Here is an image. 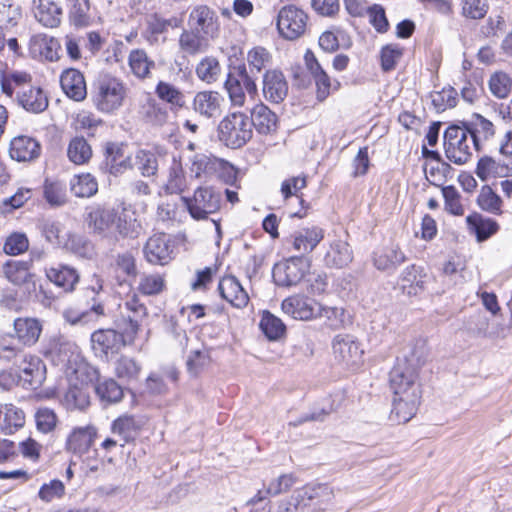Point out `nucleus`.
I'll return each mask as SVG.
<instances>
[{"instance_id": "nucleus-1", "label": "nucleus", "mask_w": 512, "mask_h": 512, "mask_svg": "<svg viewBox=\"0 0 512 512\" xmlns=\"http://www.w3.org/2000/svg\"><path fill=\"white\" fill-rule=\"evenodd\" d=\"M389 387L392 392L389 421L394 425L405 424L415 416L421 402L419 376L412 368L393 367Z\"/></svg>"}, {"instance_id": "nucleus-2", "label": "nucleus", "mask_w": 512, "mask_h": 512, "mask_svg": "<svg viewBox=\"0 0 512 512\" xmlns=\"http://www.w3.org/2000/svg\"><path fill=\"white\" fill-rule=\"evenodd\" d=\"M159 290H139L140 294L128 295L124 303L127 311V327L123 333L113 329H100L91 335L92 348L96 354L108 355L120 351L128 343H132L139 331V322L147 314L146 306L141 302L140 297L152 295Z\"/></svg>"}, {"instance_id": "nucleus-3", "label": "nucleus", "mask_w": 512, "mask_h": 512, "mask_svg": "<svg viewBox=\"0 0 512 512\" xmlns=\"http://www.w3.org/2000/svg\"><path fill=\"white\" fill-rule=\"evenodd\" d=\"M128 88L119 78L105 75L95 84L93 103L98 111L113 114L124 104Z\"/></svg>"}, {"instance_id": "nucleus-4", "label": "nucleus", "mask_w": 512, "mask_h": 512, "mask_svg": "<svg viewBox=\"0 0 512 512\" xmlns=\"http://www.w3.org/2000/svg\"><path fill=\"white\" fill-rule=\"evenodd\" d=\"M252 123L242 112H233L224 117L218 125V138L227 147L237 149L252 138Z\"/></svg>"}, {"instance_id": "nucleus-5", "label": "nucleus", "mask_w": 512, "mask_h": 512, "mask_svg": "<svg viewBox=\"0 0 512 512\" xmlns=\"http://www.w3.org/2000/svg\"><path fill=\"white\" fill-rule=\"evenodd\" d=\"M68 375L70 377V387L63 396V405L68 410H84L89 406L90 400L85 385L91 381L88 374V367L84 363H80L77 367H68Z\"/></svg>"}, {"instance_id": "nucleus-6", "label": "nucleus", "mask_w": 512, "mask_h": 512, "mask_svg": "<svg viewBox=\"0 0 512 512\" xmlns=\"http://www.w3.org/2000/svg\"><path fill=\"white\" fill-rule=\"evenodd\" d=\"M470 142V136L464 126H449L444 133L447 159L456 165L465 164L471 157Z\"/></svg>"}, {"instance_id": "nucleus-7", "label": "nucleus", "mask_w": 512, "mask_h": 512, "mask_svg": "<svg viewBox=\"0 0 512 512\" xmlns=\"http://www.w3.org/2000/svg\"><path fill=\"white\" fill-rule=\"evenodd\" d=\"M225 89L233 106L242 107L245 104L247 93L254 97L257 94V85L253 76L248 73L245 65L234 68L225 81Z\"/></svg>"}, {"instance_id": "nucleus-8", "label": "nucleus", "mask_w": 512, "mask_h": 512, "mask_svg": "<svg viewBox=\"0 0 512 512\" xmlns=\"http://www.w3.org/2000/svg\"><path fill=\"white\" fill-rule=\"evenodd\" d=\"M332 350L335 361L347 370H357L363 362V349L352 335H336Z\"/></svg>"}, {"instance_id": "nucleus-9", "label": "nucleus", "mask_w": 512, "mask_h": 512, "mask_svg": "<svg viewBox=\"0 0 512 512\" xmlns=\"http://www.w3.org/2000/svg\"><path fill=\"white\" fill-rule=\"evenodd\" d=\"M190 215L196 220L206 219L221 207V194L209 187L195 190L192 198H184Z\"/></svg>"}, {"instance_id": "nucleus-10", "label": "nucleus", "mask_w": 512, "mask_h": 512, "mask_svg": "<svg viewBox=\"0 0 512 512\" xmlns=\"http://www.w3.org/2000/svg\"><path fill=\"white\" fill-rule=\"evenodd\" d=\"M307 20L303 10L293 5L284 6L277 16V29L285 39L295 40L305 33Z\"/></svg>"}, {"instance_id": "nucleus-11", "label": "nucleus", "mask_w": 512, "mask_h": 512, "mask_svg": "<svg viewBox=\"0 0 512 512\" xmlns=\"http://www.w3.org/2000/svg\"><path fill=\"white\" fill-rule=\"evenodd\" d=\"M188 26L209 41L215 40L220 34V22L216 12L208 5L194 6L188 16Z\"/></svg>"}, {"instance_id": "nucleus-12", "label": "nucleus", "mask_w": 512, "mask_h": 512, "mask_svg": "<svg viewBox=\"0 0 512 512\" xmlns=\"http://www.w3.org/2000/svg\"><path fill=\"white\" fill-rule=\"evenodd\" d=\"M20 386L26 389H38L46 379V365L35 355L23 354L17 364Z\"/></svg>"}, {"instance_id": "nucleus-13", "label": "nucleus", "mask_w": 512, "mask_h": 512, "mask_svg": "<svg viewBox=\"0 0 512 512\" xmlns=\"http://www.w3.org/2000/svg\"><path fill=\"white\" fill-rule=\"evenodd\" d=\"M143 251L148 262L165 265L174 258L175 245L170 235L157 233L148 238Z\"/></svg>"}, {"instance_id": "nucleus-14", "label": "nucleus", "mask_w": 512, "mask_h": 512, "mask_svg": "<svg viewBox=\"0 0 512 512\" xmlns=\"http://www.w3.org/2000/svg\"><path fill=\"white\" fill-rule=\"evenodd\" d=\"M304 260L301 256L291 257L285 262L277 263L272 270V277L277 286H296L304 277Z\"/></svg>"}, {"instance_id": "nucleus-15", "label": "nucleus", "mask_w": 512, "mask_h": 512, "mask_svg": "<svg viewBox=\"0 0 512 512\" xmlns=\"http://www.w3.org/2000/svg\"><path fill=\"white\" fill-rule=\"evenodd\" d=\"M181 24L182 20L177 17L165 19L157 13H153L146 17L142 36L150 45H159L166 41L165 34L169 28H178Z\"/></svg>"}, {"instance_id": "nucleus-16", "label": "nucleus", "mask_w": 512, "mask_h": 512, "mask_svg": "<svg viewBox=\"0 0 512 512\" xmlns=\"http://www.w3.org/2000/svg\"><path fill=\"white\" fill-rule=\"evenodd\" d=\"M281 307L285 314L299 320H310L317 317L321 311L320 303L302 295L286 298L283 300Z\"/></svg>"}, {"instance_id": "nucleus-17", "label": "nucleus", "mask_w": 512, "mask_h": 512, "mask_svg": "<svg viewBox=\"0 0 512 512\" xmlns=\"http://www.w3.org/2000/svg\"><path fill=\"white\" fill-rule=\"evenodd\" d=\"M159 169V155L155 150L138 148L130 153L129 170L138 171L143 177H154Z\"/></svg>"}, {"instance_id": "nucleus-18", "label": "nucleus", "mask_w": 512, "mask_h": 512, "mask_svg": "<svg viewBox=\"0 0 512 512\" xmlns=\"http://www.w3.org/2000/svg\"><path fill=\"white\" fill-rule=\"evenodd\" d=\"M29 51L34 58L53 62L60 58L61 45L56 38L39 33L31 37Z\"/></svg>"}, {"instance_id": "nucleus-19", "label": "nucleus", "mask_w": 512, "mask_h": 512, "mask_svg": "<svg viewBox=\"0 0 512 512\" xmlns=\"http://www.w3.org/2000/svg\"><path fill=\"white\" fill-rule=\"evenodd\" d=\"M263 95L272 103L282 102L288 93V83L280 70H267L263 75Z\"/></svg>"}, {"instance_id": "nucleus-20", "label": "nucleus", "mask_w": 512, "mask_h": 512, "mask_svg": "<svg viewBox=\"0 0 512 512\" xmlns=\"http://www.w3.org/2000/svg\"><path fill=\"white\" fill-rule=\"evenodd\" d=\"M41 154L40 143L29 136L14 137L10 142L9 155L18 162H32Z\"/></svg>"}, {"instance_id": "nucleus-21", "label": "nucleus", "mask_w": 512, "mask_h": 512, "mask_svg": "<svg viewBox=\"0 0 512 512\" xmlns=\"http://www.w3.org/2000/svg\"><path fill=\"white\" fill-rule=\"evenodd\" d=\"M324 238V230L318 226L304 227L291 235V243L302 257L312 252Z\"/></svg>"}, {"instance_id": "nucleus-22", "label": "nucleus", "mask_w": 512, "mask_h": 512, "mask_svg": "<svg viewBox=\"0 0 512 512\" xmlns=\"http://www.w3.org/2000/svg\"><path fill=\"white\" fill-rule=\"evenodd\" d=\"M463 126L467 129V133L476 150H479L482 143L495 135L494 124L478 113H474Z\"/></svg>"}, {"instance_id": "nucleus-23", "label": "nucleus", "mask_w": 512, "mask_h": 512, "mask_svg": "<svg viewBox=\"0 0 512 512\" xmlns=\"http://www.w3.org/2000/svg\"><path fill=\"white\" fill-rule=\"evenodd\" d=\"M475 173L482 181L512 176V159L500 161L490 156H483L478 160Z\"/></svg>"}, {"instance_id": "nucleus-24", "label": "nucleus", "mask_w": 512, "mask_h": 512, "mask_svg": "<svg viewBox=\"0 0 512 512\" xmlns=\"http://www.w3.org/2000/svg\"><path fill=\"white\" fill-rule=\"evenodd\" d=\"M223 100L219 92L201 91L194 96L193 109L206 118L217 117L221 114Z\"/></svg>"}, {"instance_id": "nucleus-25", "label": "nucleus", "mask_w": 512, "mask_h": 512, "mask_svg": "<svg viewBox=\"0 0 512 512\" xmlns=\"http://www.w3.org/2000/svg\"><path fill=\"white\" fill-rule=\"evenodd\" d=\"M63 92L75 101H82L87 95L86 82L82 73L74 68L65 70L60 77Z\"/></svg>"}, {"instance_id": "nucleus-26", "label": "nucleus", "mask_w": 512, "mask_h": 512, "mask_svg": "<svg viewBox=\"0 0 512 512\" xmlns=\"http://www.w3.org/2000/svg\"><path fill=\"white\" fill-rule=\"evenodd\" d=\"M126 145L123 143L109 142L106 144V163L109 173L114 176L124 174L129 170L130 154H125Z\"/></svg>"}, {"instance_id": "nucleus-27", "label": "nucleus", "mask_w": 512, "mask_h": 512, "mask_svg": "<svg viewBox=\"0 0 512 512\" xmlns=\"http://www.w3.org/2000/svg\"><path fill=\"white\" fill-rule=\"evenodd\" d=\"M14 332L19 342L32 346L41 335L42 324L36 318L20 317L14 320Z\"/></svg>"}, {"instance_id": "nucleus-28", "label": "nucleus", "mask_w": 512, "mask_h": 512, "mask_svg": "<svg viewBox=\"0 0 512 512\" xmlns=\"http://www.w3.org/2000/svg\"><path fill=\"white\" fill-rule=\"evenodd\" d=\"M17 100L19 105L31 113H41L47 109L49 104L44 91L40 87L34 86L18 91Z\"/></svg>"}, {"instance_id": "nucleus-29", "label": "nucleus", "mask_w": 512, "mask_h": 512, "mask_svg": "<svg viewBox=\"0 0 512 512\" xmlns=\"http://www.w3.org/2000/svg\"><path fill=\"white\" fill-rule=\"evenodd\" d=\"M97 430L92 425L74 428L67 439V449L74 454L83 455L89 451Z\"/></svg>"}, {"instance_id": "nucleus-30", "label": "nucleus", "mask_w": 512, "mask_h": 512, "mask_svg": "<svg viewBox=\"0 0 512 512\" xmlns=\"http://www.w3.org/2000/svg\"><path fill=\"white\" fill-rule=\"evenodd\" d=\"M428 357V348L424 340H416L412 347L408 348L402 356H397L393 367L412 368L418 375V369L424 365Z\"/></svg>"}, {"instance_id": "nucleus-31", "label": "nucleus", "mask_w": 512, "mask_h": 512, "mask_svg": "<svg viewBox=\"0 0 512 512\" xmlns=\"http://www.w3.org/2000/svg\"><path fill=\"white\" fill-rule=\"evenodd\" d=\"M113 273L114 285L133 287L136 281V266L133 256L129 253L118 255Z\"/></svg>"}, {"instance_id": "nucleus-32", "label": "nucleus", "mask_w": 512, "mask_h": 512, "mask_svg": "<svg viewBox=\"0 0 512 512\" xmlns=\"http://www.w3.org/2000/svg\"><path fill=\"white\" fill-rule=\"evenodd\" d=\"M34 16L45 27L54 28L61 22V8L50 0H33Z\"/></svg>"}, {"instance_id": "nucleus-33", "label": "nucleus", "mask_w": 512, "mask_h": 512, "mask_svg": "<svg viewBox=\"0 0 512 512\" xmlns=\"http://www.w3.org/2000/svg\"><path fill=\"white\" fill-rule=\"evenodd\" d=\"M88 227L97 234H105L116 221V212L113 209L97 206L86 217Z\"/></svg>"}, {"instance_id": "nucleus-34", "label": "nucleus", "mask_w": 512, "mask_h": 512, "mask_svg": "<svg viewBox=\"0 0 512 512\" xmlns=\"http://www.w3.org/2000/svg\"><path fill=\"white\" fill-rule=\"evenodd\" d=\"M466 223L469 231L475 234L478 242L487 240L499 230V225L495 220L485 218L479 213L467 216Z\"/></svg>"}, {"instance_id": "nucleus-35", "label": "nucleus", "mask_w": 512, "mask_h": 512, "mask_svg": "<svg viewBox=\"0 0 512 512\" xmlns=\"http://www.w3.org/2000/svg\"><path fill=\"white\" fill-rule=\"evenodd\" d=\"M209 42L202 34L192 28L184 29L178 40L180 51L190 56L205 52L209 47Z\"/></svg>"}, {"instance_id": "nucleus-36", "label": "nucleus", "mask_w": 512, "mask_h": 512, "mask_svg": "<svg viewBox=\"0 0 512 512\" xmlns=\"http://www.w3.org/2000/svg\"><path fill=\"white\" fill-rule=\"evenodd\" d=\"M300 492L309 506L315 507L317 512L324 510V506L330 503L334 497L332 488L327 484L308 485Z\"/></svg>"}, {"instance_id": "nucleus-37", "label": "nucleus", "mask_w": 512, "mask_h": 512, "mask_svg": "<svg viewBox=\"0 0 512 512\" xmlns=\"http://www.w3.org/2000/svg\"><path fill=\"white\" fill-rule=\"evenodd\" d=\"M155 94L160 100L169 104L173 112H178L186 107L185 95L171 83L159 81L155 87Z\"/></svg>"}, {"instance_id": "nucleus-38", "label": "nucleus", "mask_w": 512, "mask_h": 512, "mask_svg": "<svg viewBox=\"0 0 512 512\" xmlns=\"http://www.w3.org/2000/svg\"><path fill=\"white\" fill-rule=\"evenodd\" d=\"M296 483V478L293 474H283L269 482L267 489L258 493L249 500L248 504L255 505L270 496H277L279 494L289 491Z\"/></svg>"}, {"instance_id": "nucleus-39", "label": "nucleus", "mask_w": 512, "mask_h": 512, "mask_svg": "<svg viewBox=\"0 0 512 512\" xmlns=\"http://www.w3.org/2000/svg\"><path fill=\"white\" fill-rule=\"evenodd\" d=\"M250 121L252 127L261 134H268L275 130L277 117L266 105L257 104L251 111Z\"/></svg>"}, {"instance_id": "nucleus-40", "label": "nucleus", "mask_w": 512, "mask_h": 512, "mask_svg": "<svg viewBox=\"0 0 512 512\" xmlns=\"http://www.w3.org/2000/svg\"><path fill=\"white\" fill-rule=\"evenodd\" d=\"M353 259L352 250L347 242L337 240L330 244L324 260L327 266L342 268Z\"/></svg>"}, {"instance_id": "nucleus-41", "label": "nucleus", "mask_w": 512, "mask_h": 512, "mask_svg": "<svg viewBox=\"0 0 512 512\" xmlns=\"http://www.w3.org/2000/svg\"><path fill=\"white\" fill-rule=\"evenodd\" d=\"M128 63L134 76L141 80L150 78L151 69L155 68V62L142 49L132 50L128 57Z\"/></svg>"}, {"instance_id": "nucleus-42", "label": "nucleus", "mask_w": 512, "mask_h": 512, "mask_svg": "<svg viewBox=\"0 0 512 512\" xmlns=\"http://www.w3.org/2000/svg\"><path fill=\"white\" fill-rule=\"evenodd\" d=\"M219 158L199 153L194 155L190 171L196 178L209 180L215 176Z\"/></svg>"}, {"instance_id": "nucleus-43", "label": "nucleus", "mask_w": 512, "mask_h": 512, "mask_svg": "<svg viewBox=\"0 0 512 512\" xmlns=\"http://www.w3.org/2000/svg\"><path fill=\"white\" fill-rule=\"evenodd\" d=\"M259 328L270 341H278L286 334L285 324L269 311H263Z\"/></svg>"}, {"instance_id": "nucleus-44", "label": "nucleus", "mask_w": 512, "mask_h": 512, "mask_svg": "<svg viewBox=\"0 0 512 512\" xmlns=\"http://www.w3.org/2000/svg\"><path fill=\"white\" fill-rule=\"evenodd\" d=\"M138 430V426L133 416L123 415L115 419L111 425L112 433L120 438L122 443L121 447H124L126 443L131 441Z\"/></svg>"}, {"instance_id": "nucleus-45", "label": "nucleus", "mask_w": 512, "mask_h": 512, "mask_svg": "<svg viewBox=\"0 0 512 512\" xmlns=\"http://www.w3.org/2000/svg\"><path fill=\"white\" fill-rule=\"evenodd\" d=\"M47 278L56 286L63 288H74L79 280L77 271L68 266H59L58 268H49L46 270Z\"/></svg>"}, {"instance_id": "nucleus-46", "label": "nucleus", "mask_w": 512, "mask_h": 512, "mask_svg": "<svg viewBox=\"0 0 512 512\" xmlns=\"http://www.w3.org/2000/svg\"><path fill=\"white\" fill-rule=\"evenodd\" d=\"M3 422L1 429L5 434H13L25 424V414L23 410L13 404H6L3 407Z\"/></svg>"}, {"instance_id": "nucleus-47", "label": "nucleus", "mask_w": 512, "mask_h": 512, "mask_svg": "<svg viewBox=\"0 0 512 512\" xmlns=\"http://www.w3.org/2000/svg\"><path fill=\"white\" fill-rule=\"evenodd\" d=\"M141 114L148 122L160 126L165 124L169 117L167 108L150 97L142 104Z\"/></svg>"}, {"instance_id": "nucleus-48", "label": "nucleus", "mask_w": 512, "mask_h": 512, "mask_svg": "<svg viewBox=\"0 0 512 512\" xmlns=\"http://www.w3.org/2000/svg\"><path fill=\"white\" fill-rule=\"evenodd\" d=\"M116 376L124 382H132L138 379L141 365L128 356L119 357L114 364Z\"/></svg>"}, {"instance_id": "nucleus-49", "label": "nucleus", "mask_w": 512, "mask_h": 512, "mask_svg": "<svg viewBox=\"0 0 512 512\" xmlns=\"http://www.w3.org/2000/svg\"><path fill=\"white\" fill-rule=\"evenodd\" d=\"M71 192L76 197H91L98 191V183L91 174L76 175L70 181Z\"/></svg>"}, {"instance_id": "nucleus-50", "label": "nucleus", "mask_w": 512, "mask_h": 512, "mask_svg": "<svg viewBox=\"0 0 512 512\" xmlns=\"http://www.w3.org/2000/svg\"><path fill=\"white\" fill-rule=\"evenodd\" d=\"M221 72L219 61L212 56L203 58L196 66V75L198 78L208 84L218 80Z\"/></svg>"}, {"instance_id": "nucleus-51", "label": "nucleus", "mask_w": 512, "mask_h": 512, "mask_svg": "<svg viewBox=\"0 0 512 512\" xmlns=\"http://www.w3.org/2000/svg\"><path fill=\"white\" fill-rule=\"evenodd\" d=\"M43 194L51 206H62L66 203V186L61 181L46 179L43 185Z\"/></svg>"}, {"instance_id": "nucleus-52", "label": "nucleus", "mask_w": 512, "mask_h": 512, "mask_svg": "<svg viewBox=\"0 0 512 512\" xmlns=\"http://www.w3.org/2000/svg\"><path fill=\"white\" fill-rule=\"evenodd\" d=\"M67 155L75 164H84L92 156V149L85 138L75 137L68 146Z\"/></svg>"}, {"instance_id": "nucleus-53", "label": "nucleus", "mask_w": 512, "mask_h": 512, "mask_svg": "<svg viewBox=\"0 0 512 512\" xmlns=\"http://www.w3.org/2000/svg\"><path fill=\"white\" fill-rule=\"evenodd\" d=\"M70 21L76 27H86L90 23L88 15L90 4L88 0H67Z\"/></svg>"}, {"instance_id": "nucleus-54", "label": "nucleus", "mask_w": 512, "mask_h": 512, "mask_svg": "<svg viewBox=\"0 0 512 512\" xmlns=\"http://www.w3.org/2000/svg\"><path fill=\"white\" fill-rule=\"evenodd\" d=\"M95 392L102 401L118 403L123 398L122 387L113 379H108L95 386Z\"/></svg>"}, {"instance_id": "nucleus-55", "label": "nucleus", "mask_w": 512, "mask_h": 512, "mask_svg": "<svg viewBox=\"0 0 512 512\" xmlns=\"http://www.w3.org/2000/svg\"><path fill=\"white\" fill-rule=\"evenodd\" d=\"M457 91L453 87H445L441 91L430 94L431 102L437 112L453 108L457 104Z\"/></svg>"}, {"instance_id": "nucleus-56", "label": "nucleus", "mask_w": 512, "mask_h": 512, "mask_svg": "<svg viewBox=\"0 0 512 512\" xmlns=\"http://www.w3.org/2000/svg\"><path fill=\"white\" fill-rule=\"evenodd\" d=\"M490 92L499 99L508 97L511 88L512 80L508 74L502 71H497L490 76L488 81Z\"/></svg>"}, {"instance_id": "nucleus-57", "label": "nucleus", "mask_w": 512, "mask_h": 512, "mask_svg": "<svg viewBox=\"0 0 512 512\" xmlns=\"http://www.w3.org/2000/svg\"><path fill=\"white\" fill-rule=\"evenodd\" d=\"M186 187V178L181 162L173 160L166 182V190L171 194L182 192Z\"/></svg>"}, {"instance_id": "nucleus-58", "label": "nucleus", "mask_w": 512, "mask_h": 512, "mask_svg": "<svg viewBox=\"0 0 512 512\" xmlns=\"http://www.w3.org/2000/svg\"><path fill=\"white\" fill-rule=\"evenodd\" d=\"M317 317L325 318L328 325L334 329L345 327L351 323L350 315L343 308L338 307H324L321 305V311Z\"/></svg>"}, {"instance_id": "nucleus-59", "label": "nucleus", "mask_w": 512, "mask_h": 512, "mask_svg": "<svg viewBox=\"0 0 512 512\" xmlns=\"http://www.w3.org/2000/svg\"><path fill=\"white\" fill-rule=\"evenodd\" d=\"M479 207L488 213L499 215L502 213L501 198L488 186L482 188L477 198Z\"/></svg>"}, {"instance_id": "nucleus-60", "label": "nucleus", "mask_w": 512, "mask_h": 512, "mask_svg": "<svg viewBox=\"0 0 512 512\" xmlns=\"http://www.w3.org/2000/svg\"><path fill=\"white\" fill-rule=\"evenodd\" d=\"M489 10L488 0H462L461 15L471 20L483 19Z\"/></svg>"}, {"instance_id": "nucleus-61", "label": "nucleus", "mask_w": 512, "mask_h": 512, "mask_svg": "<svg viewBox=\"0 0 512 512\" xmlns=\"http://www.w3.org/2000/svg\"><path fill=\"white\" fill-rule=\"evenodd\" d=\"M104 314V308L101 304H95L91 307L90 311H76L73 309L64 312V318L71 324L83 323L86 324L90 321L96 320L99 316Z\"/></svg>"}, {"instance_id": "nucleus-62", "label": "nucleus", "mask_w": 512, "mask_h": 512, "mask_svg": "<svg viewBox=\"0 0 512 512\" xmlns=\"http://www.w3.org/2000/svg\"><path fill=\"white\" fill-rule=\"evenodd\" d=\"M307 186V177L305 175L293 176L285 179L281 184V194L284 200H287L293 196L297 197L301 204L304 200L299 194L302 189Z\"/></svg>"}, {"instance_id": "nucleus-63", "label": "nucleus", "mask_w": 512, "mask_h": 512, "mask_svg": "<svg viewBox=\"0 0 512 512\" xmlns=\"http://www.w3.org/2000/svg\"><path fill=\"white\" fill-rule=\"evenodd\" d=\"M277 512H317V509L309 506L298 490L289 499L279 503Z\"/></svg>"}, {"instance_id": "nucleus-64", "label": "nucleus", "mask_w": 512, "mask_h": 512, "mask_svg": "<svg viewBox=\"0 0 512 512\" xmlns=\"http://www.w3.org/2000/svg\"><path fill=\"white\" fill-rule=\"evenodd\" d=\"M28 303L25 290H5L0 299V306L7 310L19 311Z\"/></svg>"}]
</instances>
